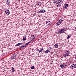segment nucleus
Returning <instances> with one entry per match:
<instances>
[{"label": "nucleus", "instance_id": "obj_1", "mask_svg": "<svg viewBox=\"0 0 76 76\" xmlns=\"http://www.w3.org/2000/svg\"><path fill=\"white\" fill-rule=\"evenodd\" d=\"M70 51H68L64 53L63 56L64 57H67L68 56H69Z\"/></svg>", "mask_w": 76, "mask_h": 76}, {"label": "nucleus", "instance_id": "obj_2", "mask_svg": "<svg viewBox=\"0 0 76 76\" xmlns=\"http://www.w3.org/2000/svg\"><path fill=\"white\" fill-rule=\"evenodd\" d=\"M62 22H63V19H61L59 21H58L56 24V26H59L61 23Z\"/></svg>", "mask_w": 76, "mask_h": 76}, {"label": "nucleus", "instance_id": "obj_3", "mask_svg": "<svg viewBox=\"0 0 76 76\" xmlns=\"http://www.w3.org/2000/svg\"><path fill=\"white\" fill-rule=\"evenodd\" d=\"M16 54L14 53L12 55L11 57V60H15L16 58Z\"/></svg>", "mask_w": 76, "mask_h": 76}, {"label": "nucleus", "instance_id": "obj_4", "mask_svg": "<svg viewBox=\"0 0 76 76\" xmlns=\"http://www.w3.org/2000/svg\"><path fill=\"white\" fill-rule=\"evenodd\" d=\"M70 68L71 69H75V68H76V64H74L70 66Z\"/></svg>", "mask_w": 76, "mask_h": 76}, {"label": "nucleus", "instance_id": "obj_5", "mask_svg": "<svg viewBox=\"0 0 76 76\" xmlns=\"http://www.w3.org/2000/svg\"><path fill=\"white\" fill-rule=\"evenodd\" d=\"M67 7H68V4H66L65 5L63 6V8L65 10L67 8Z\"/></svg>", "mask_w": 76, "mask_h": 76}, {"label": "nucleus", "instance_id": "obj_6", "mask_svg": "<svg viewBox=\"0 0 76 76\" xmlns=\"http://www.w3.org/2000/svg\"><path fill=\"white\" fill-rule=\"evenodd\" d=\"M5 12L7 15H10V11L8 9H6L5 10Z\"/></svg>", "mask_w": 76, "mask_h": 76}, {"label": "nucleus", "instance_id": "obj_7", "mask_svg": "<svg viewBox=\"0 0 76 76\" xmlns=\"http://www.w3.org/2000/svg\"><path fill=\"white\" fill-rule=\"evenodd\" d=\"M65 31V29L64 28H62L59 31V33L60 34H62V33H63Z\"/></svg>", "mask_w": 76, "mask_h": 76}, {"label": "nucleus", "instance_id": "obj_8", "mask_svg": "<svg viewBox=\"0 0 76 76\" xmlns=\"http://www.w3.org/2000/svg\"><path fill=\"white\" fill-rule=\"evenodd\" d=\"M32 39L33 40V41L35 40V36L34 35H32L31 36V37L30 38V39Z\"/></svg>", "mask_w": 76, "mask_h": 76}, {"label": "nucleus", "instance_id": "obj_9", "mask_svg": "<svg viewBox=\"0 0 76 76\" xmlns=\"http://www.w3.org/2000/svg\"><path fill=\"white\" fill-rule=\"evenodd\" d=\"M56 4H58V3H61V1H63L60 0H56Z\"/></svg>", "mask_w": 76, "mask_h": 76}, {"label": "nucleus", "instance_id": "obj_10", "mask_svg": "<svg viewBox=\"0 0 76 76\" xmlns=\"http://www.w3.org/2000/svg\"><path fill=\"white\" fill-rule=\"evenodd\" d=\"M39 13H44V12H45V10H43L39 11Z\"/></svg>", "mask_w": 76, "mask_h": 76}, {"label": "nucleus", "instance_id": "obj_11", "mask_svg": "<svg viewBox=\"0 0 76 76\" xmlns=\"http://www.w3.org/2000/svg\"><path fill=\"white\" fill-rule=\"evenodd\" d=\"M54 46L56 48H58V44L56 43L54 45Z\"/></svg>", "mask_w": 76, "mask_h": 76}, {"label": "nucleus", "instance_id": "obj_12", "mask_svg": "<svg viewBox=\"0 0 76 76\" xmlns=\"http://www.w3.org/2000/svg\"><path fill=\"white\" fill-rule=\"evenodd\" d=\"M63 3V1H61V3H60V4L57 5V7H60V6H61V5L62 4V3Z\"/></svg>", "mask_w": 76, "mask_h": 76}, {"label": "nucleus", "instance_id": "obj_13", "mask_svg": "<svg viewBox=\"0 0 76 76\" xmlns=\"http://www.w3.org/2000/svg\"><path fill=\"white\" fill-rule=\"evenodd\" d=\"M23 43H18L16 45V46H19V45H22V44H23Z\"/></svg>", "mask_w": 76, "mask_h": 76}, {"label": "nucleus", "instance_id": "obj_14", "mask_svg": "<svg viewBox=\"0 0 76 76\" xmlns=\"http://www.w3.org/2000/svg\"><path fill=\"white\" fill-rule=\"evenodd\" d=\"M9 1L8 0L6 2V3L7 4V5H8V6H10V2H9L10 1Z\"/></svg>", "mask_w": 76, "mask_h": 76}, {"label": "nucleus", "instance_id": "obj_15", "mask_svg": "<svg viewBox=\"0 0 76 76\" xmlns=\"http://www.w3.org/2000/svg\"><path fill=\"white\" fill-rule=\"evenodd\" d=\"M46 23L47 25H49L50 23V21H46Z\"/></svg>", "mask_w": 76, "mask_h": 76}, {"label": "nucleus", "instance_id": "obj_16", "mask_svg": "<svg viewBox=\"0 0 76 76\" xmlns=\"http://www.w3.org/2000/svg\"><path fill=\"white\" fill-rule=\"evenodd\" d=\"M64 67V64H61L60 65V67L61 68H63Z\"/></svg>", "mask_w": 76, "mask_h": 76}, {"label": "nucleus", "instance_id": "obj_17", "mask_svg": "<svg viewBox=\"0 0 76 76\" xmlns=\"http://www.w3.org/2000/svg\"><path fill=\"white\" fill-rule=\"evenodd\" d=\"M26 36H25L23 38V41H25V40H26Z\"/></svg>", "mask_w": 76, "mask_h": 76}, {"label": "nucleus", "instance_id": "obj_18", "mask_svg": "<svg viewBox=\"0 0 76 76\" xmlns=\"http://www.w3.org/2000/svg\"><path fill=\"white\" fill-rule=\"evenodd\" d=\"M15 72V68H13V67H12V73H13Z\"/></svg>", "mask_w": 76, "mask_h": 76}, {"label": "nucleus", "instance_id": "obj_19", "mask_svg": "<svg viewBox=\"0 0 76 76\" xmlns=\"http://www.w3.org/2000/svg\"><path fill=\"white\" fill-rule=\"evenodd\" d=\"M43 48H42V49L40 50V53H42V50H43Z\"/></svg>", "mask_w": 76, "mask_h": 76}, {"label": "nucleus", "instance_id": "obj_20", "mask_svg": "<svg viewBox=\"0 0 76 76\" xmlns=\"http://www.w3.org/2000/svg\"><path fill=\"white\" fill-rule=\"evenodd\" d=\"M70 37H71V35L69 36V35H68V37H67V38H66V39H69V38H70Z\"/></svg>", "mask_w": 76, "mask_h": 76}, {"label": "nucleus", "instance_id": "obj_21", "mask_svg": "<svg viewBox=\"0 0 76 76\" xmlns=\"http://www.w3.org/2000/svg\"><path fill=\"white\" fill-rule=\"evenodd\" d=\"M41 2H39L38 3V5H39V6H41Z\"/></svg>", "mask_w": 76, "mask_h": 76}, {"label": "nucleus", "instance_id": "obj_22", "mask_svg": "<svg viewBox=\"0 0 76 76\" xmlns=\"http://www.w3.org/2000/svg\"><path fill=\"white\" fill-rule=\"evenodd\" d=\"M27 45H26V44H25L23 45V47H24V48L25 47H26V46H27Z\"/></svg>", "mask_w": 76, "mask_h": 76}, {"label": "nucleus", "instance_id": "obj_23", "mask_svg": "<svg viewBox=\"0 0 76 76\" xmlns=\"http://www.w3.org/2000/svg\"><path fill=\"white\" fill-rule=\"evenodd\" d=\"M31 42H28L27 43H26V45H28V44H29V43H30Z\"/></svg>", "mask_w": 76, "mask_h": 76}, {"label": "nucleus", "instance_id": "obj_24", "mask_svg": "<svg viewBox=\"0 0 76 76\" xmlns=\"http://www.w3.org/2000/svg\"><path fill=\"white\" fill-rule=\"evenodd\" d=\"M20 49H22V48H24L23 46H21V47H20Z\"/></svg>", "mask_w": 76, "mask_h": 76}, {"label": "nucleus", "instance_id": "obj_25", "mask_svg": "<svg viewBox=\"0 0 76 76\" xmlns=\"http://www.w3.org/2000/svg\"><path fill=\"white\" fill-rule=\"evenodd\" d=\"M47 53H48V52L47 51V50H46V51H45V54H47Z\"/></svg>", "mask_w": 76, "mask_h": 76}, {"label": "nucleus", "instance_id": "obj_26", "mask_svg": "<svg viewBox=\"0 0 76 76\" xmlns=\"http://www.w3.org/2000/svg\"><path fill=\"white\" fill-rule=\"evenodd\" d=\"M63 64H64V67H66L67 65L66 64V63H64Z\"/></svg>", "mask_w": 76, "mask_h": 76}, {"label": "nucleus", "instance_id": "obj_27", "mask_svg": "<svg viewBox=\"0 0 76 76\" xmlns=\"http://www.w3.org/2000/svg\"><path fill=\"white\" fill-rule=\"evenodd\" d=\"M35 68V67L34 66H32L31 67V69H34Z\"/></svg>", "mask_w": 76, "mask_h": 76}, {"label": "nucleus", "instance_id": "obj_28", "mask_svg": "<svg viewBox=\"0 0 76 76\" xmlns=\"http://www.w3.org/2000/svg\"><path fill=\"white\" fill-rule=\"evenodd\" d=\"M37 51H39V53H40V50H39V49H37Z\"/></svg>", "mask_w": 76, "mask_h": 76}, {"label": "nucleus", "instance_id": "obj_29", "mask_svg": "<svg viewBox=\"0 0 76 76\" xmlns=\"http://www.w3.org/2000/svg\"><path fill=\"white\" fill-rule=\"evenodd\" d=\"M54 3H56V0L54 1Z\"/></svg>", "mask_w": 76, "mask_h": 76}, {"label": "nucleus", "instance_id": "obj_30", "mask_svg": "<svg viewBox=\"0 0 76 76\" xmlns=\"http://www.w3.org/2000/svg\"><path fill=\"white\" fill-rule=\"evenodd\" d=\"M32 40H33V39H31V40L30 41V42L32 41Z\"/></svg>", "mask_w": 76, "mask_h": 76}, {"label": "nucleus", "instance_id": "obj_31", "mask_svg": "<svg viewBox=\"0 0 76 76\" xmlns=\"http://www.w3.org/2000/svg\"><path fill=\"white\" fill-rule=\"evenodd\" d=\"M47 51H48V53H50V51L48 50H47Z\"/></svg>", "mask_w": 76, "mask_h": 76}, {"label": "nucleus", "instance_id": "obj_32", "mask_svg": "<svg viewBox=\"0 0 76 76\" xmlns=\"http://www.w3.org/2000/svg\"><path fill=\"white\" fill-rule=\"evenodd\" d=\"M49 50H50V48H51V47H49Z\"/></svg>", "mask_w": 76, "mask_h": 76}, {"label": "nucleus", "instance_id": "obj_33", "mask_svg": "<svg viewBox=\"0 0 76 76\" xmlns=\"http://www.w3.org/2000/svg\"><path fill=\"white\" fill-rule=\"evenodd\" d=\"M75 59H76V57L75 58Z\"/></svg>", "mask_w": 76, "mask_h": 76}]
</instances>
